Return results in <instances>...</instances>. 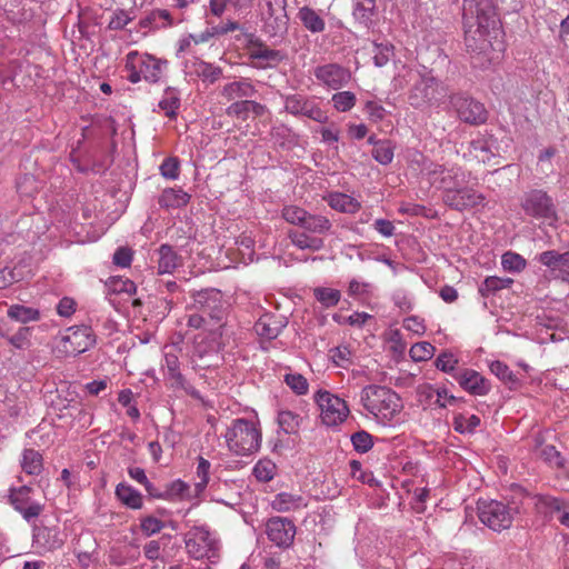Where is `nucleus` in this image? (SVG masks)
<instances>
[{
	"label": "nucleus",
	"mask_w": 569,
	"mask_h": 569,
	"mask_svg": "<svg viewBox=\"0 0 569 569\" xmlns=\"http://www.w3.org/2000/svg\"><path fill=\"white\" fill-rule=\"evenodd\" d=\"M465 41L469 51L476 53L473 64L486 68L500 59L502 44L495 49L491 39H497L500 29L495 7L490 0L463 1Z\"/></svg>",
	"instance_id": "f257e3e1"
},
{
	"label": "nucleus",
	"mask_w": 569,
	"mask_h": 569,
	"mask_svg": "<svg viewBox=\"0 0 569 569\" xmlns=\"http://www.w3.org/2000/svg\"><path fill=\"white\" fill-rule=\"evenodd\" d=\"M360 403L363 409L383 425L391 423L402 410V401L392 389L368 385L361 389Z\"/></svg>",
	"instance_id": "f03ea898"
},
{
	"label": "nucleus",
	"mask_w": 569,
	"mask_h": 569,
	"mask_svg": "<svg viewBox=\"0 0 569 569\" xmlns=\"http://www.w3.org/2000/svg\"><path fill=\"white\" fill-rule=\"evenodd\" d=\"M187 555L194 560H206L216 565L221 557V540L208 526L192 527L183 538Z\"/></svg>",
	"instance_id": "7ed1b4c3"
},
{
	"label": "nucleus",
	"mask_w": 569,
	"mask_h": 569,
	"mask_svg": "<svg viewBox=\"0 0 569 569\" xmlns=\"http://www.w3.org/2000/svg\"><path fill=\"white\" fill-rule=\"evenodd\" d=\"M223 438L230 452L236 456H250L261 446V432L257 425L248 419H234L227 428Z\"/></svg>",
	"instance_id": "20e7f679"
},
{
	"label": "nucleus",
	"mask_w": 569,
	"mask_h": 569,
	"mask_svg": "<svg viewBox=\"0 0 569 569\" xmlns=\"http://www.w3.org/2000/svg\"><path fill=\"white\" fill-rule=\"evenodd\" d=\"M447 94V89L428 70L418 73V79L408 93L411 107L421 109L425 107L440 106Z\"/></svg>",
	"instance_id": "39448f33"
},
{
	"label": "nucleus",
	"mask_w": 569,
	"mask_h": 569,
	"mask_svg": "<svg viewBox=\"0 0 569 569\" xmlns=\"http://www.w3.org/2000/svg\"><path fill=\"white\" fill-rule=\"evenodd\" d=\"M167 61L157 59L148 53L130 51L126 56L127 79L131 83L146 80L150 83L158 82L166 69Z\"/></svg>",
	"instance_id": "423d86ee"
},
{
	"label": "nucleus",
	"mask_w": 569,
	"mask_h": 569,
	"mask_svg": "<svg viewBox=\"0 0 569 569\" xmlns=\"http://www.w3.org/2000/svg\"><path fill=\"white\" fill-rule=\"evenodd\" d=\"M287 0H262L261 20L263 32L270 38H283L288 32Z\"/></svg>",
	"instance_id": "0eeeda50"
},
{
	"label": "nucleus",
	"mask_w": 569,
	"mask_h": 569,
	"mask_svg": "<svg viewBox=\"0 0 569 569\" xmlns=\"http://www.w3.org/2000/svg\"><path fill=\"white\" fill-rule=\"evenodd\" d=\"M520 206L523 212L537 220L553 224L558 220L556 204L552 198L541 189H532L526 192Z\"/></svg>",
	"instance_id": "6e6552de"
},
{
	"label": "nucleus",
	"mask_w": 569,
	"mask_h": 569,
	"mask_svg": "<svg viewBox=\"0 0 569 569\" xmlns=\"http://www.w3.org/2000/svg\"><path fill=\"white\" fill-rule=\"evenodd\" d=\"M187 326L189 328L199 330L202 329L208 332V337L197 338V350L200 357L208 352H218L223 347L222 336L224 330L217 329V325L211 322L210 319L200 311L188 316Z\"/></svg>",
	"instance_id": "1a4fd4ad"
},
{
	"label": "nucleus",
	"mask_w": 569,
	"mask_h": 569,
	"mask_svg": "<svg viewBox=\"0 0 569 569\" xmlns=\"http://www.w3.org/2000/svg\"><path fill=\"white\" fill-rule=\"evenodd\" d=\"M193 308L207 316L217 329H226L227 308L220 290L206 289L193 296Z\"/></svg>",
	"instance_id": "9d476101"
},
{
	"label": "nucleus",
	"mask_w": 569,
	"mask_h": 569,
	"mask_svg": "<svg viewBox=\"0 0 569 569\" xmlns=\"http://www.w3.org/2000/svg\"><path fill=\"white\" fill-rule=\"evenodd\" d=\"M193 308L207 316L217 329H226L227 308L220 290L206 289L193 296Z\"/></svg>",
	"instance_id": "9b49d317"
},
{
	"label": "nucleus",
	"mask_w": 569,
	"mask_h": 569,
	"mask_svg": "<svg viewBox=\"0 0 569 569\" xmlns=\"http://www.w3.org/2000/svg\"><path fill=\"white\" fill-rule=\"evenodd\" d=\"M315 401L319 407L322 423L328 427L341 425L350 413L347 402L330 391L318 390L315 393Z\"/></svg>",
	"instance_id": "f8f14e48"
},
{
	"label": "nucleus",
	"mask_w": 569,
	"mask_h": 569,
	"mask_svg": "<svg viewBox=\"0 0 569 569\" xmlns=\"http://www.w3.org/2000/svg\"><path fill=\"white\" fill-rule=\"evenodd\" d=\"M94 342L90 327H70L59 336L56 348L63 356H77L87 351Z\"/></svg>",
	"instance_id": "ddd939ff"
},
{
	"label": "nucleus",
	"mask_w": 569,
	"mask_h": 569,
	"mask_svg": "<svg viewBox=\"0 0 569 569\" xmlns=\"http://www.w3.org/2000/svg\"><path fill=\"white\" fill-rule=\"evenodd\" d=\"M513 515V509L501 501H478V517L480 521L493 531L508 529L512 523Z\"/></svg>",
	"instance_id": "4468645a"
},
{
	"label": "nucleus",
	"mask_w": 569,
	"mask_h": 569,
	"mask_svg": "<svg viewBox=\"0 0 569 569\" xmlns=\"http://www.w3.org/2000/svg\"><path fill=\"white\" fill-rule=\"evenodd\" d=\"M428 181L445 193L467 182V176L460 167H445L430 162L423 168Z\"/></svg>",
	"instance_id": "2eb2a0df"
},
{
	"label": "nucleus",
	"mask_w": 569,
	"mask_h": 569,
	"mask_svg": "<svg viewBox=\"0 0 569 569\" xmlns=\"http://www.w3.org/2000/svg\"><path fill=\"white\" fill-rule=\"evenodd\" d=\"M450 108L458 118L469 124H481L487 120V110L482 103L463 93L449 96Z\"/></svg>",
	"instance_id": "dca6fc26"
},
{
	"label": "nucleus",
	"mask_w": 569,
	"mask_h": 569,
	"mask_svg": "<svg viewBox=\"0 0 569 569\" xmlns=\"http://www.w3.org/2000/svg\"><path fill=\"white\" fill-rule=\"evenodd\" d=\"M161 369L164 377L170 381V387L176 390H183L194 399H200V392L184 378L180 371V361L176 348L171 347L164 351Z\"/></svg>",
	"instance_id": "f3484780"
},
{
	"label": "nucleus",
	"mask_w": 569,
	"mask_h": 569,
	"mask_svg": "<svg viewBox=\"0 0 569 569\" xmlns=\"http://www.w3.org/2000/svg\"><path fill=\"white\" fill-rule=\"evenodd\" d=\"M32 531V545L40 553L60 549L67 540V535L58 525H49L43 520Z\"/></svg>",
	"instance_id": "a211bd4d"
},
{
	"label": "nucleus",
	"mask_w": 569,
	"mask_h": 569,
	"mask_svg": "<svg viewBox=\"0 0 569 569\" xmlns=\"http://www.w3.org/2000/svg\"><path fill=\"white\" fill-rule=\"evenodd\" d=\"M284 109L293 116L307 117L319 123H326L328 121V116L319 107L316 100L300 93L286 96Z\"/></svg>",
	"instance_id": "6ab92c4d"
},
{
	"label": "nucleus",
	"mask_w": 569,
	"mask_h": 569,
	"mask_svg": "<svg viewBox=\"0 0 569 569\" xmlns=\"http://www.w3.org/2000/svg\"><path fill=\"white\" fill-rule=\"evenodd\" d=\"M266 533L271 542L281 548H288L292 545L296 536V526L282 517L270 518L266 525Z\"/></svg>",
	"instance_id": "aec40b11"
},
{
	"label": "nucleus",
	"mask_w": 569,
	"mask_h": 569,
	"mask_svg": "<svg viewBox=\"0 0 569 569\" xmlns=\"http://www.w3.org/2000/svg\"><path fill=\"white\" fill-rule=\"evenodd\" d=\"M443 202L458 211L482 206L485 196L472 188L456 187L453 191H449L442 196Z\"/></svg>",
	"instance_id": "412c9836"
},
{
	"label": "nucleus",
	"mask_w": 569,
	"mask_h": 569,
	"mask_svg": "<svg viewBox=\"0 0 569 569\" xmlns=\"http://www.w3.org/2000/svg\"><path fill=\"white\" fill-rule=\"evenodd\" d=\"M30 493L31 488L29 486H21L10 491V501L13 508L19 511L27 521L36 519L43 509L41 503L32 500Z\"/></svg>",
	"instance_id": "4be33fe9"
},
{
	"label": "nucleus",
	"mask_w": 569,
	"mask_h": 569,
	"mask_svg": "<svg viewBox=\"0 0 569 569\" xmlns=\"http://www.w3.org/2000/svg\"><path fill=\"white\" fill-rule=\"evenodd\" d=\"M459 386L472 396H486L491 390L490 381L473 369H463L452 376Z\"/></svg>",
	"instance_id": "5701e85b"
},
{
	"label": "nucleus",
	"mask_w": 569,
	"mask_h": 569,
	"mask_svg": "<svg viewBox=\"0 0 569 569\" xmlns=\"http://www.w3.org/2000/svg\"><path fill=\"white\" fill-rule=\"evenodd\" d=\"M315 77L330 89L338 90L350 81L351 73L339 64L329 63L318 67Z\"/></svg>",
	"instance_id": "b1692460"
},
{
	"label": "nucleus",
	"mask_w": 569,
	"mask_h": 569,
	"mask_svg": "<svg viewBox=\"0 0 569 569\" xmlns=\"http://www.w3.org/2000/svg\"><path fill=\"white\" fill-rule=\"evenodd\" d=\"M537 260L547 267L550 272L562 280L569 277V251L558 252L556 250H548L541 252Z\"/></svg>",
	"instance_id": "393cba45"
},
{
	"label": "nucleus",
	"mask_w": 569,
	"mask_h": 569,
	"mask_svg": "<svg viewBox=\"0 0 569 569\" xmlns=\"http://www.w3.org/2000/svg\"><path fill=\"white\" fill-rule=\"evenodd\" d=\"M257 90L248 78L226 83L222 88L221 94L229 101L244 100L256 96Z\"/></svg>",
	"instance_id": "a878e982"
},
{
	"label": "nucleus",
	"mask_w": 569,
	"mask_h": 569,
	"mask_svg": "<svg viewBox=\"0 0 569 569\" xmlns=\"http://www.w3.org/2000/svg\"><path fill=\"white\" fill-rule=\"evenodd\" d=\"M186 71L189 74H196L208 83L216 82L221 76V69L219 67L198 58H192L186 62Z\"/></svg>",
	"instance_id": "bb28decb"
},
{
	"label": "nucleus",
	"mask_w": 569,
	"mask_h": 569,
	"mask_svg": "<svg viewBox=\"0 0 569 569\" xmlns=\"http://www.w3.org/2000/svg\"><path fill=\"white\" fill-rule=\"evenodd\" d=\"M307 505V499L303 496L291 492H280L271 501L272 509L278 512L299 510L306 508Z\"/></svg>",
	"instance_id": "cd10ccee"
},
{
	"label": "nucleus",
	"mask_w": 569,
	"mask_h": 569,
	"mask_svg": "<svg viewBox=\"0 0 569 569\" xmlns=\"http://www.w3.org/2000/svg\"><path fill=\"white\" fill-rule=\"evenodd\" d=\"M158 273H172L178 267L181 266V258L168 244H162L158 250Z\"/></svg>",
	"instance_id": "c85d7f7f"
},
{
	"label": "nucleus",
	"mask_w": 569,
	"mask_h": 569,
	"mask_svg": "<svg viewBox=\"0 0 569 569\" xmlns=\"http://www.w3.org/2000/svg\"><path fill=\"white\" fill-rule=\"evenodd\" d=\"M0 336L8 339L9 343L19 350L28 349L31 346V329L29 327H20L13 335H9V328L4 320H0Z\"/></svg>",
	"instance_id": "c756f323"
},
{
	"label": "nucleus",
	"mask_w": 569,
	"mask_h": 569,
	"mask_svg": "<svg viewBox=\"0 0 569 569\" xmlns=\"http://www.w3.org/2000/svg\"><path fill=\"white\" fill-rule=\"evenodd\" d=\"M284 323L274 317L266 315L261 317L254 325V330L261 338L272 340L282 331Z\"/></svg>",
	"instance_id": "7c9ffc66"
},
{
	"label": "nucleus",
	"mask_w": 569,
	"mask_h": 569,
	"mask_svg": "<svg viewBox=\"0 0 569 569\" xmlns=\"http://www.w3.org/2000/svg\"><path fill=\"white\" fill-rule=\"evenodd\" d=\"M190 196L182 189H164L159 198V204L166 209H178L187 206Z\"/></svg>",
	"instance_id": "2f4dec72"
},
{
	"label": "nucleus",
	"mask_w": 569,
	"mask_h": 569,
	"mask_svg": "<svg viewBox=\"0 0 569 569\" xmlns=\"http://www.w3.org/2000/svg\"><path fill=\"white\" fill-rule=\"evenodd\" d=\"M298 18L303 27L311 33H320L326 28L325 20L310 7H302L298 11Z\"/></svg>",
	"instance_id": "473e14b6"
},
{
	"label": "nucleus",
	"mask_w": 569,
	"mask_h": 569,
	"mask_svg": "<svg viewBox=\"0 0 569 569\" xmlns=\"http://www.w3.org/2000/svg\"><path fill=\"white\" fill-rule=\"evenodd\" d=\"M328 204L332 209L345 213H355L360 209V202L357 199L340 192L330 193Z\"/></svg>",
	"instance_id": "72a5a7b5"
},
{
	"label": "nucleus",
	"mask_w": 569,
	"mask_h": 569,
	"mask_svg": "<svg viewBox=\"0 0 569 569\" xmlns=\"http://www.w3.org/2000/svg\"><path fill=\"white\" fill-rule=\"evenodd\" d=\"M117 498L128 508H142V495L132 486L121 482L116 487Z\"/></svg>",
	"instance_id": "f704fd0d"
},
{
	"label": "nucleus",
	"mask_w": 569,
	"mask_h": 569,
	"mask_svg": "<svg viewBox=\"0 0 569 569\" xmlns=\"http://www.w3.org/2000/svg\"><path fill=\"white\" fill-rule=\"evenodd\" d=\"M533 499L537 511L548 518L558 516L559 510L565 502V500L549 495H537Z\"/></svg>",
	"instance_id": "c9c22d12"
},
{
	"label": "nucleus",
	"mask_w": 569,
	"mask_h": 569,
	"mask_svg": "<svg viewBox=\"0 0 569 569\" xmlns=\"http://www.w3.org/2000/svg\"><path fill=\"white\" fill-rule=\"evenodd\" d=\"M301 228L310 233L315 234H326L330 232L332 228L331 221L321 214H312L310 212H307L306 219L303 220V223Z\"/></svg>",
	"instance_id": "e433bc0d"
},
{
	"label": "nucleus",
	"mask_w": 569,
	"mask_h": 569,
	"mask_svg": "<svg viewBox=\"0 0 569 569\" xmlns=\"http://www.w3.org/2000/svg\"><path fill=\"white\" fill-rule=\"evenodd\" d=\"M288 237L291 243L301 250L319 251L325 247L321 238L311 237L306 232L290 231Z\"/></svg>",
	"instance_id": "4c0bfd02"
},
{
	"label": "nucleus",
	"mask_w": 569,
	"mask_h": 569,
	"mask_svg": "<svg viewBox=\"0 0 569 569\" xmlns=\"http://www.w3.org/2000/svg\"><path fill=\"white\" fill-rule=\"evenodd\" d=\"M158 107L163 113L169 117H176L179 108H180V92L171 87H168L162 98L160 99Z\"/></svg>",
	"instance_id": "58836bf2"
},
{
	"label": "nucleus",
	"mask_w": 569,
	"mask_h": 569,
	"mask_svg": "<svg viewBox=\"0 0 569 569\" xmlns=\"http://www.w3.org/2000/svg\"><path fill=\"white\" fill-rule=\"evenodd\" d=\"M42 456L34 449H24L22 452L21 468L31 476H37L42 471Z\"/></svg>",
	"instance_id": "ea45409f"
},
{
	"label": "nucleus",
	"mask_w": 569,
	"mask_h": 569,
	"mask_svg": "<svg viewBox=\"0 0 569 569\" xmlns=\"http://www.w3.org/2000/svg\"><path fill=\"white\" fill-rule=\"evenodd\" d=\"M512 283L511 278L487 277L479 287V293L482 297H489L501 289L509 288Z\"/></svg>",
	"instance_id": "a19ab883"
},
{
	"label": "nucleus",
	"mask_w": 569,
	"mask_h": 569,
	"mask_svg": "<svg viewBox=\"0 0 569 569\" xmlns=\"http://www.w3.org/2000/svg\"><path fill=\"white\" fill-rule=\"evenodd\" d=\"M7 315L10 319L21 323L37 321L40 318V313L37 309L26 307L22 305L10 306L7 311Z\"/></svg>",
	"instance_id": "79ce46f5"
},
{
	"label": "nucleus",
	"mask_w": 569,
	"mask_h": 569,
	"mask_svg": "<svg viewBox=\"0 0 569 569\" xmlns=\"http://www.w3.org/2000/svg\"><path fill=\"white\" fill-rule=\"evenodd\" d=\"M249 57L254 60L264 61L267 64L271 62L277 63L283 59L280 51L270 49L262 43L252 46L249 49Z\"/></svg>",
	"instance_id": "37998d69"
},
{
	"label": "nucleus",
	"mask_w": 569,
	"mask_h": 569,
	"mask_svg": "<svg viewBox=\"0 0 569 569\" xmlns=\"http://www.w3.org/2000/svg\"><path fill=\"white\" fill-rule=\"evenodd\" d=\"M371 154L377 162L387 166L393 160L395 146L390 140H379L375 143Z\"/></svg>",
	"instance_id": "c03bdc74"
},
{
	"label": "nucleus",
	"mask_w": 569,
	"mask_h": 569,
	"mask_svg": "<svg viewBox=\"0 0 569 569\" xmlns=\"http://www.w3.org/2000/svg\"><path fill=\"white\" fill-rule=\"evenodd\" d=\"M313 296L325 308H331L338 305L341 293L338 289L328 287H317L313 289Z\"/></svg>",
	"instance_id": "a18cd8bd"
},
{
	"label": "nucleus",
	"mask_w": 569,
	"mask_h": 569,
	"mask_svg": "<svg viewBox=\"0 0 569 569\" xmlns=\"http://www.w3.org/2000/svg\"><path fill=\"white\" fill-rule=\"evenodd\" d=\"M453 429L459 433H472L480 425V418L476 415L466 416L462 413L453 418Z\"/></svg>",
	"instance_id": "49530a36"
},
{
	"label": "nucleus",
	"mask_w": 569,
	"mask_h": 569,
	"mask_svg": "<svg viewBox=\"0 0 569 569\" xmlns=\"http://www.w3.org/2000/svg\"><path fill=\"white\" fill-rule=\"evenodd\" d=\"M278 425L284 433H296L299 429L300 417L290 410H281L278 413Z\"/></svg>",
	"instance_id": "de8ad7c7"
},
{
	"label": "nucleus",
	"mask_w": 569,
	"mask_h": 569,
	"mask_svg": "<svg viewBox=\"0 0 569 569\" xmlns=\"http://www.w3.org/2000/svg\"><path fill=\"white\" fill-rule=\"evenodd\" d=\"M501 266L508 272H520L526 266V259L513 251H507L501 257Z\"/></svg>",
	"instance_id": "09e8293b"
},
{
	"label": "nucleus",
	"mask_w": 569,
	"mask_h": 569,
	"mask_svg": "<svg viewBox=\"0 0 569 569\" xmlns=\"http://www.w3.org/2000/svg\"><path fill=\"white\" fill-rule=\"evenodd\" d=\"M283 381L298 396L306 395L309 390L308 380L301 373H286L283 377Z\"/></svg>",
	"instance_id": "8fccbe9b"
},
{
	"label": "nucleus",
	"mask_w": 569,
	"mask_h": 569,
	"mask_svg": "<svg viewBox=\"0 0 569 569\" xmlns=\"http://www.w3.org/2000/svg\"><path fill=\"white\" fill-rule=\"evenodd\" d=\"M307 210L295 204H288L282 208L281 216L290 224L301 227L306 219Z\"/></svg>",
	"instance_id": "3c124183"
},
{
	"label": "nucleus",
	"mask_w": 569,
	"mask_h": 569,
	"mask_svg": "<svg viewBox=\"0 0 569 569\" xmlns=\"http://www.w3.org/2000/svg\"><path fill=\"white\" fill-rule=\"evenodd\" d=\"M333 107L339 112H347L356 104V96L351 91H340L331 98Z\"/></svg>",
	"instance_id": "603ef678"
},
{
	"label": "nucleus",
	"mask_w": 569,
	"mask_h": 569,
	"mask_svg": "<svg viewBox=\"0 0 569 569\" xmlns=\"http://www.w3.org/2000/svg\"><path fill=\"white\" fill-rule=\"evenodd\" d=\"M276 473V465L268 459L259 460L253 467L254 477L262 482L273 479Z\"/></svg>",
	"instance_id": "864d4df0"
},
{
	"label": "nucleus",
	"mask_w": 569,
	"mask_h": 569,
	"mask_svg": "<svg viewBox=\"0 0 569 569\" xmlns=\"http://www.w3.org/2000/svg\"><path fill=\"white\" fill-rule=\"evenodd\" d=\"M433 353L435 347L427 341L417 342L409 350L411 359L416 362L429 360Z\"/></svg>",
	"instance_id": "5fc2aeb1"
},
{
	"label": "nucleus",
	"mask_w": 569,
	"mask_h": 569,
	"mask_svg": "<svg viewBox=\"0 0 569 569\" xmlns=\"http://www.w3.org/2000/svg\"><path fill=\"white\" fill-rule=\"evenodd\" d=\"M375 10V0H357L353 7V17L361 23H367Z\"/></svg>",
	"instance_id": "6e6d98bb"
},
{
	"label": "nucleus",
	"mask_w": 569,
	"mask_h": 569,
	"mask_svg": "<svg viewBox=\"0 0 569 569\" xmlns=\"http://www.w3.org/2000/svg\"><path fill=\"white\" fill-rule=\"evenodd\" d=\"M393 54V46L389 42L375 43L373 63L376 67L386 66Z\"/></svg>",
	"instance_id": "4d7b16f0"
},
{
	"label": "nucleus",
	"mask_w": 569,
	"mask_h": 569,
	"mask_svg": "<svg viewBox=\"0 0 569 569\" xmlns=\"http://www.w3.org/2000/svg\"><path fill=\"white\" fill-rule=\"evenodd\" d=\"M428 398H432L436 396L435 403L441 408H446L447 406H451L456 403L457 398L452 395H449L447 389H435L431 386L426 387Z\"/></svg>",
	"instance_id": "13d9d810"
},
{
	"label": "nucleus",
	"mask_w": 569,
	"mask_h": 569,
	"mask_svg": "<svg viewBox=\"0 0 569 569\" xmlns=\"http://www.w3.org/2000/svg\"><path fill=\"white\" fill-rule=\"evenodd\" d=\"M128 473L130 476L131 479H133L134 481H137L138 483L142 485L146 489V491L152 496V497H160V495H158L156 492V489H154V486L149 481L144 470L140 467H130L128 469Z\"/></svg>",
	"instance_id": "bf43d9fd"
},
{
	"label": "nucleus",
	"mask_w": 569,
	"mask_h": 569,
	"mask_svg": "<svg viewBox=\"0 0 569 569\" xmlns=\"http://www.w3.org/2000/svg\"><path fill=\"white\" fill-rule=\"evenodd\" d=\"M351 442L355 450L360 453L369 451L373 446L372 436L365 430L353 433L351 436Z\"/></svg>",
	"instance_id": "052dcab7"
},
{
	"label": "nucleus",
	"mask_w": 569,
	"mask_h": 569,
	"mask_svg": "<svg viewBox=\"0 0 569 569\" xmlns=\"http://www.w3.org/2000/svg\"><path fill=\"white\" fill-rule=\"evenodd\" d=\"M210 467H211V463L207 459L199 457L197 471H196L197 479H198V481L196 482L197 491H202L206 488V486L208 485Z\"/></svg>",
	"instance_id": "680f3d73"
},
{
	"label": "nucleus",
	"mask_w": 569,
	"mask_h": 569,
	"mask_svg": "<svg viewBox=\"0 0 569 569\" xmlns=\"http://www.w3.org/2000/svg\"><path fill=\"white\" fill-rule=\"evenodd\" d=\"M164 522L153 516H147L140 520V529L147 537L160 532L164 528Z\"/></svg>",
	"instance_id": "e2e57ef3"
},
{
	"label": "nucleus",
	"mask_w": 569,
	"mask_h": 569,
	"mask_svg": "<svg viewBox=\"0 0 569 569\" xmlns=\"http://www.w3.org/2000/svg\"><path fill=\"white\" fill-rule=\"evenodd\" d=\"M226 113L229 117H233L240 120H247L249 118V99L234 100L227 109Z\"/></svg>",
	"instance_id": "0e129e2a"
},
{
	"label": "nucleus",
	"mask_w": 569,
	"mask_h": 569,
	"mask_svg": "<svg viewBox=\"0 0 569 569\" xmlns=\"http://www.w3.org/2000/svg\"><path fill=\"white\" fill-rule=\"evenodd\" d=\"M490 371L497 377L499 378L501 381L503 382H516L517 379H516V376L513 375V372L510 370V368L503 363L502 361H492L490 363Z\"/></svg>",
	"instance_id": "69168bd1"
},
{
	"label": "nucleus",
	"mask_w": 569,
	"mask_h": 569,
	"mask_svg": "<svg viewBox=\"0 0 569 569\" xmlns=\"http://www.w3.org/2000/svg\"><path fill=\"white\" fill-rule=\"evenodd\" d=\"M435 365L437 369L451 373L458 365V359L451 352H442L437 357Z\"/></svg>",
	"instance_id": "338daca9"
},
{
	"label": "nucleus",
	"mask_w": 569,
	"mask_h": 569,
	"mask_svg": "<svg viewBox=\"0 0 569 569\" xmlns=\"http://www.w3.org/2000/svg\"><path fill=\"white\" fill-rule=\"evenodd\" d=\"M332 361L342 368H346L351 361V351L347 346H339L330 350Z\"/></svg>",
	"instance_id": "774afa93"
}]
</instances>
